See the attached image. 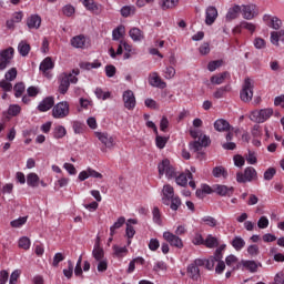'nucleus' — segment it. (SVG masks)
Returning a JSON list of instances; mask_svg holds the SVG:
<instances>
[{
    "label": "nucleus",
    "instance_id": "62",
    "mask_svg": "<svg viewBox=\"0 0 284 284\" xmlns=\"http://www.w3.org/2000/svg\"><path fill=\"white\" fill-rule=\"evenodd\" d=\"M105 74L109 79H112V77L116 74V67H114L113 64H108L105 67Z\"/></svg>",
    "mask_w": 284,
    "mask_h": 284
},
{
    "label": "nucleus",
    "instance_id": "49",
    "mask_svg": "<svg viewBox=\"0 0 284 284\" xmlns=\"http://www.w3.org/2000/svg\"><path fill=\"white\" fill-rule=\"evenodd\" d=\"M244 267L254 273L258 270V267H261V263H256L255 261H246L244 262Z\"/></svg>",
    "mask_w": 284,
    "mask_h": 284
},
{
    "label": "nucleus",
    "instance_id": "26",
    "mask_svg": "<svg viewBox=\"0 0 284 284\" xmlns=\"http://www.w3.org/2000/svg\"><path fill=\"white\" fill-rule=\"evenodd\" d=\"M92 256L95 261H103L105 260V251H103V247L97 242L93 246Z\"/></svg>",
    "mask_w": 284,
    "mask_h": 284
},
{
    "label": "nucleus",
    "instance_id": "44",
    "mask_svg": "<svg viewBox=\"0 0 284 284\" xmlns=\"http://www.w3.org/2000/svg\"><path fill=\"white\" fill-rule=\"evenodd\" d=\"M182 204L181 202V197H179V195H175L173 197L170 199V207L173 212H176V210H179V206Z\"/></svg>",
    "mask_w": 284,
    "mask_h": 284
},
{
    "label": "nucleus",
    "instance_id": "31",
    "mask_svg": "<svg viewBox=\"0 0 284 284\" xmlns=\"http://www.w3.org/2000/svg\"><path fill=\"white\" fill-rule=\"evenodd\" d=\"M179 6V0H161L160 1V8L162 10H173V8H176Z\"/></svg>",
    "mask_w": 284,
    "mask_h": 284
},
{
    "label": "nucleus",
    "instance_id": "18",
    "mask_svg": "<svg viewBox=\"0 0 284 284\" xmlns=\"http://www.w3.org/2000/svg\"><path fill=\"white\" fill-rule=\"evenodd\" d=\"M29 30H39L41 28V17L39 14H31L27 19Z\"/></svg>",
    "mask_w": 284,
    "mask_h": 284
},
{
    "label": "nucleus",
    "instance_id": "21",
    "mask_svg": "<svg viewBox=\"0 0 284 284\" xmlns=\"http://www.w3.org/2000/svg\"><path fill=\"white\" fill-rule=\"evenodd\" d=\"M84 8H87V10H89V12H93V14H101V4H98L97 2H94L93 0H83L82 1Z\"/></svg>",
    "mask_w": 284,
    "mask_h": 284
},
{
    "label": "nucleus",
    "instance_id": "47",
    "mask_svg": "<svg viewBox=\"0 0 284 284\" xmlns=\"http://www.w3.org/2000/svg\"><path fill=\"white\" fill-rule=\"evenodd\" d=\"M230 90H231V87H230V85L221 87V88H219V89L213 93V95H214L215 99H223L225 92H230Z\"/></svg>",
    "mask_w": 284,
    "mask_h": 284
},
{
    "label": "nucleus",
    "instance_id": "55",
    "mask_svg": "<svg viewBox=\"0 0 284 284\" xmlns=\"http://www.w3.org/2000/svg\"><path fill=\"white\" fill-rule=\"evenodd\" d=\"M62 261H65V256L63 255V253H55L53 256L52 266L59 267V263H61Z\"/></svg>",
    "mask_w": 284,
    "mask_h": 284
},
{
    "label": "nucleus",
    "instance_id": "6",
    "mask_svg": "<svg viewBox=\"0 0 284 284\" xmlns=\"http://www.w3.org/2000/svg\"><path fill=\"white\" fill-rule=\"evenodd\" d=\"M212 141L210 140V136L203 135L202 138H199V140L190 143V150H193V152H197V159H201L203 156V148H207Z\"/></svg>",
    "mask_w": 284,
    "mask_h": 284
},
{
    "label": "nucleus",
    "instance_id": "11",
    "mask_svg": "<svg viewBox=\"0 0 284 284\" xmlns=\"http://www.w3.org/2000/svg\"><path fill=\"white\" fill-rule=\"evenodd\" d=\"M122 99L126 110H134V108H136V98L134 97V92L132 90L124 91Z\"/></svg>",
    "mask_w": 284,
    "mask_h": 284
},
{
    "label": "nucleus",
    "instance_id": "33",
    "mask_svg": "<svg viewBox=\"0 0 284 284\" xmlns=\"http://www.w3.org/2000/svg\"><path fill=\"white\" fill-rule=\"evenodd\" d=\"M30 44L26 41H21L18 44V52L21 57H28V54H30Z\"/></svg>",
    "mask_w": 284,
    "mask_h": 284
},
{
    "label": "nucleus",
    "instance_id": "24",
    "mask_svg": "<svg viewBox=\"0 0 284 284\" xmlns=\"http://www.w3.org/2000/svg\"><path fill=\"white\" fill-rule=\"evenodd\" d=\"M129 37L132 39V41H135V42H141L143 41V39H145V34L143 33V31H141V29L136 27H133L132 29H130Z\"/></svg>",
    "mask_w": 284,
    "mask_h": 284
},
{
    "label": "nucleus",
    "instance_id": "7",
    "mask_svg": "<svg viewBox=\"0 0 284 284\" xmlns=\"http://www.w3.org/2000/svg\"><path fill=\"white\" fill-rule=\"evenodd\" d=\"M158 170H159L160 178H162L163 174H165V176L169 179H176V170H174V166H172V164H170V160H168V159L163 160L158 165Z\"/></svg>",
    "mask_w": 284,
    "mask_h": 284
},
{
    "label": "nucleus",
    "instance_id": "25",
    "mask_svg": "<svg viewBox=\"0 0 284 284\" xmlns=\"http://www.w3.org/2000/svg\"><path fill=\"white\" fill-rule=\"evenodd\" d=\"M54 69V62L52 61V58L47 57L41 63H40V72H43L45 77H48V70Z\"/></svg>",
    "mask_w": 284,
    "mask_h": 284
},
{
    "label": "nucleus",
    "instance_id": "45",
    "mask_svg": "<svg viewBox=\"0 0 284 284\" xmlns=\"http://www.w3.org/2000/svg\"><path fill=\"white\" fill-rule=\"evenodd\" d=\"M74 274V264L71 262V260L68 261V267L63 270V275L65 278H72Z\"/></svg>",
    "mask_w": 284,
    "mask_h": 284
},
{
    "label": "nucleus",
    "instance_id": "34",
    "mask_svg": "<svg viewBox=\"0 0 284 284\" xmlns=\"http://www.w3.org/2000/svg\"><path fill=\"white\" fill-rule=\"evenodd\" d=\"M124 34H125V27L119 26L112 31V39L113 41H119L120 39H123Z\"/></svg>",
    "mask_w": 284,
    "mask_h": 284
},
{
    "label": "nucleus",
    "instance_id": "5",
    "mask_svg": "<svg viewBox=\"0 0 284 284\" xmlns=\"http://www.w3.org/2000/svg\"><path fill=\"white\" fill-rule=\"evenodd\" d=\"M12 59H14V48L9 47L0 51V72L12 64Z\"/></svg>",
    "mask_w": 284,
    "mask_h": 284
},
{
    "label": "nucleus",
    "instance_id": "35",
    "mask_svg": "<svg viewBox=\"0 0 284 284\" xmlns=\"http://www.w3.org/2000/svg\"><path fill=\"white\" fill-rule=\"evenodd\" d=\"M231 244L234 247V250H236V252H241V250L245 247V240H243V237L241 236H235Z\"/></svg>",
    "mask_w": 284,
    "mask_h": 284
},
{
    "label": "nucleus",
    "instance_id": "38",
    "mask_svg": "<svg viewBox=\"0 0 284 284\" xmlns=\"http://www.w3.org/2000/svg\"><path fill=\"white\" fill-rule=\"evenodd\" d=\"M213 176H215V179H221V176L227 179V170L223 166H215L213 169Z\"/></svg>",
    "mask_w": 284,
    "mask_h": 284
},
{
    "label": "nucleus",
    "instance_id": "10",
    "mask_svg": "<svg viewBox=\"0 0 284 284\" xmlns=\"http://www.w3.org/2000/svg\"><path fill=\"white\" fill-rule=\"evenodd\" d=\"M163 239L168 241L172 247H178V250H183V240H181L179 235H175L170 231H165L163 233Z\"/></svg>",
    "mask_w": 284,
    "mask_h": 284
},
{
    "label": "nucleus",
    "instance_id": "63",
    "mask_svg": "<svg viewBox=\"0 0 284 284\" xmlns=\"http://www.w3.org/2000/svg\"><path fill=\"white\" fill-rule=\"evenodd\" d=\"M19 247H21L22 250H30V239L28 237H21L19 240Z\"/></svg>",
    "mask_w": 284,
    "mask_h": 284
},
{
    "label": "nucleus",
    "instance_id": "28",
    "mask_svg": "<svg viewBox=\"0 0 284 284\" xmlns=\"http://www.w3.org/2000/svg\"><path fill=\"white\" fill-rule=\"evenodd\" d=\"M187 179H193L192 172L190 171L175 176V183L181 185V187H185V185H187Z\"/></svg>",
    "mask_w": 284,
    "mask_h": 284
},
{
    "label": "nucleus",
    "instance_id": "2",
    "mask_svg": "<svg viewBox=\"0 0 284 284\" xmlns=\"http://www.w3.org/2000/svg\"><path fill=\"white\" fill-rule=\"evenodd\" d=\"M254 97V82L252 79L245 78L244 83L242 85V90L240 91V99L243 103H250Z\"/></svg>",
    "mask_w": 284,
    "mask_h": 284
},
{
    "label": "nucleus",
    "instance_id": "8",
    "mask_svg": "<svg viewBox=\"0 0 284 284\" xmlns=\"http://www.w3.org/2000/svg\"><path fill=\"white\" fill-rule=\"evenodd\" d=\"M256 176H257L256 169L252 166H247L244 170V173L239 172L236 174V181L237 183H252V181H254Z\"/></svg>",
    "mask_w": 284,
    "mask_h": 284
},
{
    "label": "nucleus",
    "instance_id": "58",
    "mask_svg": "<svg viewBox=\"0 0 284 284\" xmlns=\"http://www.w3.org/2000/svg\"><path fill=\"white\" fill-rule=\"evenodd\" d=\"M225 263L229 267H232L234 270V266L236 265V263H239V258L235 255H229L225 258Z\"/></svg>",
    "mask_w": 284,
    "mask_h": 284
},
{
    "label": "nucleus",
    "instance_id": "27",
    "mask_svg": "<svg viewBox=\"0 0 284 284\" xmlns=\"http://www.w3.org/2000/svg\"><path fill=\"white\" fill-rule=\"evenodd\" d=\"M214 128L217 132H230V129L232 128L230 125V122H227L224 119H219L214 122Z\"/></svg>",
    "mask_w": 284,
    "mask_h": 284
},
{
    "label": "nucleus",
    "instance_id": "53",
    "mask_svg": "<svg viewBox=\"0 0 284 284\" xmlns=\"http://www.w3.org/2000/svg\"><path fill=\"white\" fill-rule=\"evenodd\" d=\"M274 176H276V169H274V168H268L264 172V181H272L274 179Z\"/></svg>",
    "mask_w": 284,
    "mask_h": 284
},
{
    "label": "nucleus",
    "instance_id": "1",
    "mask_svg": "<svg viewBox=\"0 0 284 284\" xmlns=\"http://www.w3.org/2000/svg\"><path fill=\"white\" fill-rule=\"evenodd\" d=\"M79 69H73L72 73H62L59 78V92L60 94H67L68 90H70V83H78L79 81Z\"/></svg>",
    "mask_w": 284,
    "mask_h": 284
},
{
    "label": "nucleus",
    "instance_id": "64",
    "mask_svg": "<svg viewBox=\"0 0 284 284\" xmlns=\"http://www.w3.org/2000/svg\"><path fill=\"white\" fill-rule=\"evenodd\" d=\"M174 74H176V70L173 67H168L164 71L165 79H174Z\"/></svg>",
    "mask_w": 284,
    "mask_h": 284
},
{
    "label": "nucleus",
    "instance_id": "19",
    "mask_svg": "<svg viewBox=\"0 0 284 284\" xmlns=\"http://www.w3.org/2000/svg\"><path fill=\"white\" fill-rule=\"evenodd\" d=\"M52 108H54V98L53 97H47L38 105L39 112H48V110H50Z\"/></svg>",
    "mask_w": 284,
    "mask_h": 284
},
{
    "label": "nucleus",
    "instance_id": "50",
    "mask_svg": "<svg viewBox=\"0 0 284 284\" xmlns=\"http://www.w3.org/2000/svg\"><path fill=\"white\" fill-rule=\"evenodd\" d=\"M223 65V60H214L209 62L207 70L209 72H214L217 68H221Z\"/></svg>",
    "mask_w": 284,
    "mask_h": 284
},
{
    "label": "nucleus",
    "instance_id": "4",
    "mask_svg": "<svg viewBox=\"0 0 284 284\" xmlns=\"http://www.w3.org/2000/svg\"><path fill=\"white\" fill-rule=\"evenodd\" d=\"M272 114H274V109L272 108L255 110L251 112L250 120L254 123H265Z\"/></svg>",
    "mask_w": 284,
    "mask_h": 284
},
{
    "label": "nucleus",
    "instance_id": "12",
    "mask_svg": "<svg viewBox=\"0 0 284 284\" xmlns=\"http://www.w3.org/2000/svg\"><path fill=\"white\" fill-rule=\"evenodd\" d=\"M242 14L244 19H246L247 21H252L254 17H257L258 9L256 8V4H243Z\"/></svg>",
    "mask_w": 284,
    "mask_h": 284
},
{
    "label": "nucleus",
    "instance_id": "9",
    "mask_svg": "<svg viewBox=\"0 0 284 284\" xmlns=\"http://www.w3.org/2000/svg\"><path fill=\"white\" fill-rule=\"evenodd\" d=\"M70 114V104L68 102H60L53 106V119H65Z\"/></svg>",
    "mask_w": 284,
    "mask_h": 284
},
{
    "label": "nucleus",
    "instance_id": "43",
    "mask_svg": "<svg viewBox=\"0 0 284 284\" xmlns=\"http://www.w3.org/2000/svg\"><path fill=\"white\" fill-rule=\"evenodd\" d=\"M153 222L156 223V225H163V220L161 219V210H159V206H154L153 211Z\"/></svg>",
    "mask_w": 284,
    "mask_h": 284
},
{
    "label": "nucleus",
    "instance_id": "61",
    "mask_svg": "<svg viewBox=\"0 0 284 284\" xmlns=\"http://www.w3.org/2000/svg\"><path fill=\"white\" fill-rule=\"evenodd\" d=\"M0 88L3 92H12V83L8 80L0 81Z\"/></svg>",
    "mask_w": 284,
    "mask_h": 284
},
{
    "label": "nucleus",
    "instance_id": "46",
    "mask_svg": "<svg viewBox=\"0 0 284 284\" xmlns=\"http://www.w3.org/2000/svg\"><path fill=\"white\" fill-rule=\"evenodd\" d=\"M155 145H156V148H159V150H163V148H165V145H168V138L156 134Z\"/></svg>",
    "mask_w": 284,
    "mask_h": 284
},
{
    "label": "nucleus",
    "instance_id": "13",
    "mask_svg": "<svg viewBox=\"0 0 284 284\" xmlns=\"http://www.w3.org/2000/svg\"><path fill=\"white\" fill-rule=\"evenodd\" d=\"M71 45L72 48L85 50V48H89L90 42L88 41V38H85V36L79 34L71 39Z\"/></svg>",
    "mask_w": 284,
    "mask_h": 284
},
{
    "label": "nucleus",
    "instance_id": "51",
    "mask_svg": "<svg viewBox=\"0 0 284 284\" xmlns=\"http://www.w3.org/2000/svg\"><path fill=\"white\" fill-rule=\"evenodd\" d=\"M17 74H18L17 68H11L4 74V79L6 81H14V79H17Z\"/></svg>",
    "mask_w": 284,
    "mask_h": 284
},
{
    "label": "nucleus",
    "instance_id": "37",
    "mask_svg": "<svg viewBox=\"0 0 284 284\" xmlns=\"http://www.w3.org/2000/svg\"><path fill=\"white\" fill-rule=\"evenodd\" d=\"M68 134V131L65 130V126L63 125H57L53 129V139H63Z\"/></svg>",
    "mask_w": 284,
    "mask_h": 284
},
{
    "label": "nucleus",
    "instance_id": "14",
    "mask_svg": "<svg viewBox=\"0 0 284 284\" xmlns=\"http://www.w3.org/2000/svg\"><path fill=\"white\" fill-rule=\"evenodd\" d=\"M103 179V174L94 171L93 169H88L85 171H81L78 175L79 181H85L88 179Z\"/></svg>",
    "mask_w": 284,
    "mask_h": 284
},
{
    "label": "nucleus",
    "instance_id": "36",
    "mask_svg": "<svg viewBox=\"0 0 284 284\" xmlns=\"http://www.w3.org/2000/svg\"><path fill=\"white\" fill-rule=\"evenodd\" d=\"M113 252H114V256H116V258H123V256L128 255V247L113 245Z\"/></svg>",
    "mask_w": 284,
    "mask_h": 284
},
{
    "label": "nucleus",
    "instance_id": "60",
    "mask_svg": "<svg viewBox=\"0 0 284 284\" xmlns=\"http://www.w3.org/2000/svg\"><path fill=\"white\" fill-rule=\"evenodd\" d=\"M204 262V266L206 270L212 271L214 270V265H216V262L214 257L210 256L207 260H202Z\"/></svg>",
    "mask_w": 284,
    "mask_h": 284
},
{
    "label": "nucleus",
    "instance_id": "16",
    "mask_svg": "<svg viewBox=\"0 0 284 284\" xmlns=\"http://www.w3.org/2000/svg\"><path fill=\"white\" fill-rule=\"evenodd\" d=\"M95 136L105 145V148H114V138L105 132H97Z\"/></svg>",
    "mask_w": 284,
    "mask_h": 284
},
{
    "label": "nucleus",
    "instance_id": "48",
    "mask_svg": "<svg viewBox=\"0 0 284 284\" xmlns=\"http://www.w3.org/2000/svg\"><path fill=\"white\" fill-rule=\"evenodd\" d=\"M202 221L209 227H216V225H219V221H216V219H214L213 216H210V215L202 217Z\"/></svg>",
    "mask_w": 284,
    "mask_h": 284
},
{
    "label": "nucleus",
    "instance_id": "22",
    "mask_svg": "<svg viewBox=\"0 0 284 284\" xmlns=\"http://www.w3.org/2000/svg\"><path fill=\"white\" fill-rule=\"evenodd\" d=\"M241 12H242L241 6L234 4L227 10V13L225 16L226 21H234V19H239Z\"/></svg>",
    "mask_w": 284,
    "mask_h": 284
},
{
    "label": "nucleus",
    "instance_id": "54",
    "mask_svg": "<svg viewBox=\"0 0 284 284\" xmlns=\"http://www.w3.org/2000/svg\"><path fill=\"white\" fill-rule=\"evenodd\" d=\"M240 27L243 28L244 30H248V32H252V33L256 31V24L252 22L242 21Z\"/></svg>",
    "mask_w": 284,
    "mask_h": 284
},
{
    "label": "nucleus",
    "instance_id": "23",
    "mask_svg": "<svg viewBox=\"0 0 284 284\" xmlns=\"http://www.w3.org/2000/svg\"><path fill=\"white\" fill-rule=\"evenodd\" d=\"M149 83L152 88H160V90H165V88H168V83H165L156 73H153L149 79Z\"/></svg>",
    "mask_w": 284,
    "mask_h": 284
},
{
    "label": "nucleus",
    "instance_id": "30",
    "mask_svg": "<svg viewBox=\"0 0 284 284\" xmlns=\"http://www.w3.org/2000/svg\"><path fill=\"white\" fill-rule=\"evenodd\" d=\"M125 225V217L120 216L116 222L110 227V236H114L116 234V230H121Z\"/></svg>",
    "mask_w": 284,
    "mask_h": 284
},
{
    "label": "nucleus",
    "instance_id": "17",
    "mask_svg": "<svg viewBox=\"0 0 284 284\" xmlns=\"http://www.w3.org/2000/svg\"><path fill=\"white\" fill-rule=\"evenodd\" d=\"M214 192L219 196H232L234 194V187H227L226 185L214 184Z\"/></svg>",
    "mask_w": 284,
    "mask_h": 284
},
{
    "label": "nucleus",
    "instance_id": "15",
    "mask_svg": "<svg viewBox=\"0 0 284 284\" xmlns=\"http://www.w3.org/2000/svg\"><path fill=\"white\" fill-rule=\"evenodd\" d=\"M162 203L163 205H170V200L173 199L174 195V187L170 184H165L162 190Z\"/></svg>",
    "mask_w": 284,
    "mask_h": 284
},
{
    "label": "nucleus",
    "instance_id": "52",
    "mask_svg": "<svg viewBox=\"0 0 284 284\" xmlns=\"http://www.w3.org/2000/svg\"><path fill=\"white\" fill-rule=\"evenodd\" d=\"M83 262V255H80L74 267L75 276H83V268H81V263Z\"/></svg>",
    "mask_w": 284,
    "mask_h": 284
},
{
    "label": "nucleus",
    "instance_id": "42",
    "mask_svg": "<svg viewBox=\"0 0 284 284\" xmlns=\"http://www.w3.org/2000/svg\"><path fill=\"white\" fill-rule=\"evenodd\" d=\"M268 28H273V30H281L283 26V21L278 17L271 18V22L266 23Z\"/></svg>",
    "mask_w": 284,
    "mask_h": 284
},
{
    "label": "nucleus",
    "instance_id": "41",
    "mask_svg": "<svg viewBox=\"0 0 284 284\" xmlns=\"http://www.w3.org/2000/svg\"><path fill=\"white\" fill-rule=\"evenodd\" d=\"M94 94L97 99H102V101H106V99H110V97H112V93H110V91L104 92L101 88H97Z\"/></svg>",
    "mask_w": 284,
    "mask_h": 284
},
{
    "label": "nucleus",
    "instance_id": "3",
    "mask_svg": "<svg viewBox=\"0 0 284 284\" xmlns=\"http://www.w3.org/2000/svg\"><path fill=\"white\" fill-rule=\"evenodd\" d=\"M205 266V262L202 258H196L194 262L189 264L186 268V275L192 281H199L201 278V268Z\"/></svg>",
    "mask_w": 284,
    "mask_h": 284
},
{
    "label": "nucleus",
    "instance_id": "56",
    "mask_svg": "<svg viewBox=\"0 0 284 284\" xmlns=\"http://www.w3.org/2000/svg\"><path fill=\"white\" fill-rule=\"evenodd\" d=\"M20 112H21V106H19V104H11L9 106L8 114L10 116H17V114H20Z\"/></svg>",
    "mask_w": 284,
    "mask_h": 284
},
{
    "label": "nucleus",
    "instance_id": "39",
    "mask_svg": "<svg viewBox=\"0 0 284 284\" xmlns=\"http://www.w3.org/2000/svg\"><path fill=\"white\" fill-rule=\"evenodd\" d=\"M204 245L206 247H219V239L214 237L212 234L207 235L204 240Z\"/></svg>",
    "mask_w": 284,
    "mask_h": 284
},
{
    "label": "nucleus",
    "instance_id": "57",
    "mask_svg": "<svg viewBox=\"0 0 284 284\" xmlns=\"http://www.w3.org/2000/svg\"><path fill=\"white\" fill-rule=\"evenodd\" d=\"M270 225V220L266 216H261L257 221V227L260 230H265Z\"/></svg>",
    "mask_w": 284,
    "mask_h": 284
},
{
    "label": "nucleus",
    "instance_id": "32",
    "mask_svg": "<svg viewBox=\"0 0 284 284\" xmlns=\"http://www.w3.org/2000/svg\"><path fill=\"white\" fill-rule=\"evenodd\" d=\"M39 175H37V173H29L27 175V184L29 185V187H39Z\"/></svg>",
    "mask_w": 284,
    "mask_h": 284
},
{
    "label": "nucleus",
    "instance_id": "20",
    "mask_svg": "<svg viewBox=\"0 0 284 284\" xmlns=\"http://www.w3.org/2000/svg\"><path fill=\"white\" fill-rule=\"evenodd\" d=\"M206 18L205 23L206 26H212L214 21H216V18L219 17V10L215 9V7H209L206 8Z\"/></svg>",
    "mask_w": 284,
    "mask_h": 284
},
{
    "label": "nucleus",
    "instance_id": "59",
    "mask_svg": "<svg viewBox=\"0 0 284 284\" xmlns=\"http://www.w3.org/2000/svg\"><path fill=\"white\" fill-rule=\"evenodd\" d=\"M28 222V217H19L17 220L11 221V227H21L22 225H26Z\"/></svg>",
    "mask_w": 284,
    "mask_h": 284
},
{
    "label": "nucleus",
    "instance_id": "40",
    "mask_svg": "<svg viewBox=\"0 0 284 284\" xmlns=\"http://www.w3.org/2000/svg\"><path fill=\"white\" fill-rule=\"evenodd\" d=\"M13 90L16 99H20V97H23V92H26V84L23 82H18L13 87Z\"/></svg>",
    "mask_w": 284,
    "mask_h": 284
},
{
    "label": "nucleus",
    "instance_id": "29",
    "mask_svg": "<svg viewBox=\"0 0 284 284\" xmlns=\"http://www.w3.org/2000/svg\"><path fill=\"white\" fill-rule=\"evenodd\" d=\"M227 77H230V72H227V71L222 72V73L216 74V75H213L211 78V83H213V85H221L222 83L225 82Z\"/></svg>",
    "mask_w": 284,
    "mask_h": 284
}]
</instances>
